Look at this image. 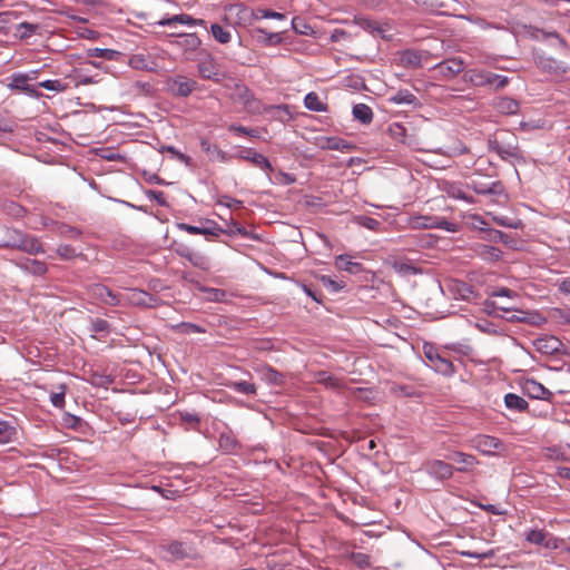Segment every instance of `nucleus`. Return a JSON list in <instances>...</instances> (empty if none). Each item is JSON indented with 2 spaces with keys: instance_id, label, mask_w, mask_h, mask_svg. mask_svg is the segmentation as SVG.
I'll return each mask as SVG.
<instances>
[{
  "instance_id": "f257e3e1",
  "label": "nucleus",
  "mask_w": 570,
  "mask_h": 570,
  "mask_svg": "<svg viewBox=\"0 0 570 570\" xmlns=\"http://www.w3.org/2000/svg\"><path fill=\"white\" fill-rule=\"evenodd\" d=\"M423 354L428 362V365L435 372L444 376H451L455 372L454 365L451 362V360H449L446 355L443 352H440L439 348L433 344L424 343Z\"/></svg>"
},
{
  "instance_id": "f03ea898",
  "label": "nucleus",
  "mask_w": 570,
  "mask_h": 570,
  "mask_svg": "<svg viewBox=\"0 0 570 570\" xmlns=\"http://www.w3.org/2000/svg\"><path fill=\"white\" fill-rule=\"evenodd\" d=\"M471 82L476 87H490L493 90L503 89L509 83V78L491 71H474L470 77Z\"/></svg>"
},
{
  "instance_id": "7ed1b4c3",
  "label": "nucleus",
  "mask_w": 570,
  "mask_h": 570,
  "mask_svg": "<svg viewBox=\"0 0 570 570\" xmlns=\"http://www.w3.org/2000/svg\"><path fill=\"white\" fill-rule=\"evenodd\" d=\"M232 11H236V16L238 19L243 21L250 20H261V19H276V20H285L286 16L281 12H276L269 9H257V10H250L243 6H233L230 7Z\"/></svg>"
},
{
  "instance_id": "20e7f679",
  "label": "nucleus",
  "mask_w": 570,
  "mask_h": 570,
  "mask_svg": "<svg viewBox=\"0 0 570 570\" xmlns=\"http://www.w3.org/2000/svg\"><path fill=\"white\" fill-rule=\"evenodd\" d=\"M409 224L413 228H440L446 232L454 233L458 230L455 223L449 222L444 218L434 216H415L411 217Z\"/></svg>"
},
{
  "instance_id": "39448f33",
  "label": "nucleus",
  "mask_w": 570,
  "mask_h": 570,
  "mask_svg": "<svg viewBox=\"0 0 570 570\" xmlns=\"http://www.w3.org/2000/svg\"><path fill=\"white\" fill-rule=\"evenodd\" d=\"M38 71L32 70L27 73L18 72L10 77L8 87L10 89L19 90L30 97H40L41 94L37 91L36 87L30 85L29 81L37 79Z\"/></svg>"
},
{
  "instance_id": "423d86ee",
  "label": "nucleus",
  "mask_w": 570,
  "mask_h": 570,
  "mask_svg": "<svg viewBox=\"0 0 570 570\" xmlns=\"http://www.w3.org/2000/svg\"><path fill=\"white\" fill-rule=\"evenodd\" d=\"M473 448L483 455H498L504 450V444L494 436L479 435L473 440Z\"/></svg>"
},
{
  "instance_id": "0eeeda50",
  "label": "nucleus",
  "mask_w": 570,
  "mask_h": 570,
  "mask_svg": "<svg viewBox=\"0 0 570 570\" xmlns=\"http://www.w3.org/2000/svg\"><path fill=\"white\" fill-rule=\"evenodd\" d=\"M197 87V82L185 76H176L167 80L168 90L178 97L189 96Z\"/></svg>"
},
{
  "instance_id": "6e6552de",
  "label": "nucleus",
  "mask_w": 570,
  "mask_h": 570,
  "mask_svg": "<svg viewBox=\"0 0 570 570\" xmlns=\"http://www.w3.org/2000/svg\"><path fill=\"white\" fill-rule=\"evenodd\" d=\"M428 58L426 51H416L413 49H406L403 51H397L394 55V61L396 60L399 65L406 68H417L421 66L422 61Z\"/></svg>"
},
{
  "instance_id": "1a4fd4ad",
  "label": "nucleus",
  "mask_w": 570,
  "mask_h": 570,
  "mask_svg": "<svg viewBox=\"0 0 570 570\" xmlns=\"http://www.w3.org/2000/svg\"><path fill=\"white\" fill-rule=\"evenodd\" d=\"M424 471L439 480H448L452 478L454 468L441 460H429L423 464Z\"/></svg>"
},
{
  "instance_id": "9d476101",
  "label": "nucleus",
  "mask_w": 570,
  "mask_h": 570,
  "mask_svg": "<svg viewBox=\"0 0 570 570\" xmlns=\"http://www.w3.org/2000/svg\"><path fill=\"white\" fill-rule=\"evenodd\" d=\"M16 234L18 237L16 239H13L12 242L6 243L4 246L18 248L28 254L43 253V249L37 238H35L32 236H22L19 233H16Z\"/></svg>"
},
{
  "instance_id": "9b49d317",
  "label": "nucleus",
  "mask_w": 570,
  "mask_h": 570,
  "mask_svg": "<svg viewBox=\"0 0 570 570\" xmlns=\"http://www.w3.org/2000/svg\"><path fill=\"white\" fill-rule=\"evenodd\" d=\"M464 69V61L461 58L444 60L434 66V70L444 78H453Z\"/></svg>"
},
{
  "instance_id": "f8f14e48",
  "label": "nucleus",
  "mask_w": 570,
  "mask_h": 570,
  "mask_svg": "<svg viewBox=\"0 0 570 570\" xmlns=\"http://www.w3.org/2000/svg\"><path fill=\"white\" fill-rule=\"evenodd\" d=\"M239 159L246 160L252 163L254 166L265 170V171H272L273 167L269 160L262 154L257 153L253 148H245L239 151L238 156Z\"/></svg>"
},
{
  "instance_id": "ddd939ff",
  "label": "nucleus",
  "mask_w": 570,
  "mask_h": 570,
  "mask_svg": "<svg viewBox=\"0 0 570 570\" xmlns=\"http://www.w3.org/2000/svg\"><path fill=\"white\" fill-rule=\"evenodd\" d=\"M316 145L321 149L326 150H340L348 153L354 149V145L338 137H318Z\"/></svg>"
},
{
  "instance_id": "4468645a",
  "label": "nucleus",
  "mask_w": 570,
  "mask_h": 570,
  "mask_svg": "<svg viewBox=\"0 0 570 570\" xmlns=\"http://www.w3.org/2000/svg\"><path fill=\"white\" fill-rule=\"evenodd\" d=\"M394 140L400 139V141L410 148H417L419 141L416 136L413 132V127L405 126L400 122H394Z\"/></svg>"
},
{
  "instance_id": "2eb2a0df",
  "label": "nucleus",
  "mask_w": 570,
  "mask_h": 570,
  "mask_svg": "<svg viewBox=\"0 0 570 570\" xmlns=\"http://www.w3.org/2000/svg\"><path fill=\"white\" fill-rule=\"evenodd\" d=\"M176 23L185 24L188 27L205 26V21L203 19H195L186 13L163 18L156 22V24L161 27H174Z\"/></svg>"
},
{
  "instance_id": "dca6fc26",
  "label": "nucleus",
  "mask_w": 570,
  "mask_h": 570,
  "mask_svg": "<svg viewBox=\"0 0 570 570\" xmlns=\"http://www.w3.org/2000/svg\"><path fill=\"white\" fill-rule=\"evenodd\" d=\"M89 291L94 298H97L107 305L116 306L119 304L118 296L102 284H94L90 286Z\"/></svg>"
},
{
  "instance_id": "f3484780",
  "label": "nucleus",
  "mask_w": 570,
  "mask_h": 570,
  "mask_svg": "<svg viewBox=\"0 0 570 570\" xmlns=\"http://www.w3.org/2000/svg\"><path fill=\"white\" fill-rule=\"evenodd\" d=\"M527 541L546 548H557V539L543 530H530L525 537Z\"/></svg>"
},
{
  "instance_id": "a211bd4d",
  "label": "nucleus",
  "mask_w": 570,
  "mask_h": 570,
  "mask_svg": "<svg viewBox=\"0 0 570 570\" xmlns=\"http://www.w3.org/2000/svg\"><path fill=\"white\" fill-rule=\"evenodd\" d=\"M535 65L541 70L550 73H564L567 71V67L564 66V63L556 60L552 57L537 56Z\"/></svg>"
},
{
  "instance_id": "6ab92c4d",
  "label": "nucleus",
  "mask_w": 570,
  "mask_h": 570,
  "mask_svg": "<svg viewBox=\"0 0 570 570\" xmlns=\"http://www.w3.org/2000/svg\"><path fill=\"white\" fill-rule=\"evenodd\" d=\"M493 108L502 115H515L520 105L517 100L509 97H498L493 100Z\"/></svg>"
},
{
  "instance_id": "aec40b11",
  "label": "nucleus",
  "mask_w": 570,
  "mask_h": 570,
  "mask_svg": "<svg viewBox=\"0 0 570 570\" xmlns=\"http://www.w3.org/2000/svg\"><path fill=\"white\" fill-rule=\"evenodd\" d=\"M448 459L453 460L458 462L460 465L456 468L459 472H468L470 471L475 464L479 463L476 458L472 454H468L464 452H454L452 455H449Z\"/></svg>"
},
{
  "instance_id": "412c9836",
  "label": "nucleus",
  "mask_w": 570,
  "mask_h": 570,
  "mask_svg": "<svg viewBox=\"0 0 570 570\" xmlns=\"http://www.w3.org/2000/svg\"><path fill=\"white\" fill-rule=\"evenodd\" d=\"M524 390L532 399L548 400L552 396L548 389L534 380H528L524 384Z\"/></svg>"
},
{
  "instance_id": "4be33fe9",
  "label": "nucleus",
  "mask_w": 570,
  "mask_h": 570,
  "mask_svg": "<svg viewBox=\"0 0 570 570\" xmlns=\"http://www.w3.org/2000/svg\"><path fill=\"white\" fill-rule=\"evenodd\" d=\"M254 35L256 41L263 46H274L283 41L281 32H267L263 28L254 29Z\"/></svg>"
},
{
  "instance_id": "5701e85b",
  "label": "nucleus",
  "mask_w": 570,
  "mask_h": 570,
  "mask_svg": "<svg viewBox=\"0 0 570 570\" xmlns=\"http://www.w3.org/2000/svg\"><path fill=\"white\" fill-rule=\"evenodd\" d=\"M492 149L504 160L515 159L520 156L518 146L512 144L504 145L495 140L492 145Z\"/></svg>"
},
{
  "instance_id": "b1692460",
  "label": "nucleus",
  "mask_w": 570,
  "mask_h": 570,
  "mask_svg": "<svg viewBox=\"0 0 570 570\" xmlns=\"http://www.w3.org/2000/svg\"><path fill=\"white\" fill-rule=\"evenodd\" d=\"M315 381L327 389L341 391L345 387L344 383L328 372L320 371L315 374Z\"/></svg>"
},
{
  "instance_id": "393cba45",
  "label": "nucleus",
  "mask_w": 570,
  "mask_h": 570,
  "mask_svg": "<svg viewBox=\"0 0 570 570\" xmlns=\"http://www.w3.org/2000/svg\"><path fill=\"white\" fill-rule=\"evenodd\" d=\"M17 265L24 269L26 272L39 276L43 275L47 272L46 264L37 259L23 258L22 261L18 262Z\"/></svg>"
},
{
  "instance_id": "a878e982",
  "label": "nucleus",
  "mask_w": 570,
  "mask_h": 570,
  "mask_svg": "<svg viewBox=\"0 0 570 570\" xmlns=\"http://www.w3.org/2000/svg\"><path fill=\"white\" fill-rule=\"evenodd\" d=\"M198 72L204 79L218 81V69L213 59H208L198 63Z\"/></svg>"
},
{
  "instance_id": "bb28decb",
  "label": "nucleus",
  "mask_w": 570,
  "mask_h": 570,
  "mask_svg": "<svg viewBox=\"0 0 570 570\" xmlns=\"http://www.w3.org/2000/svg\"><path fill=\"white\" fill-rule=\"evenodd\" d=\"M17 429L11 423L0 420V444L11 443L17 440Z\"/></svg>"
},
{
  "instance_id": "cd10ccee",
  "label": "nucleus",
  "mask_w": 570,
  "mask_h": 570,
  "mask_svg": "<svg viewBox=\"0 0 570 570\" xmlns=\"http://www.w3.org/2000/svg\"><path fill=\"white\" fill-rule=\"evenodd\" d=\"M265 114L268 115L272 119L278 120L281 122H286L291 119V112L285 105L268 106Z\"/></svg>"
},
{
  "instance_id": "c85d7f7f",
  "label": "nucleus",
  "mask_w": 570,
  "mask_h": 570,
  "mask_svg": "<svg viewBox=\"0 0 570 570\" xmlns=\"http://www.w3.org/2000/svg\"><path fill=\"white\" fill-rule=\"evenodd\" d=\"M504 404L508 409L517 411V412H522V411L527 410V407H528V402L523 397H521L514 393L505 394Z\"/></svg>"
},
{
  "instance_id": "c756f323",
  "label": "nucleus",
  "mask_w": 570,
  "mask_h": 570,
  "mask_svg": "<svg viewBox=\"0 0 570 570\" xmlns=\"http://www.w3.org/2000/svg\"><path fill=\"white\" fill-rule=\"evenodd\" d=\"M335 265L338 269L346 271L352 274H356L361 271V264L353 262L351 257L346 255H340L335 261Z\"/></svg>"
},
{
  "instance_id": "7c9ffc66",
  "label": "nucleus",
  "mask_w": 570,
  "mask_h": 570,
  "mask_svg": "<svg viewBox=\"0 0 570 570\" xmlns=\"http://www.w3.org/2000/svg\"><path fill=\"white\" fill-rule=\"evenodd\" d=\"M210 33L213 38L222 45H226L232 40V33L229 29L218 23H213L210 26Z\"/></svg>"
},
{
  "instance_id": "2f4dec72",
  "label": "nucleus",
  "mask_w": 570,
  "mask_h": 570,
  "mask_svg": "<svg viewBox=\"0 0 570 570\" xmlns=\"http://www.w3.org/2000/svg\"><path fill=\"white\" fill-rule=\"evenodd\" d=\"M304 105L308 110L312 111H325L326 105L321 100L320 96L312 91L308 92L304 98Z\"/></svg>"
},
{
  "instance_id": "473e14b6",
  "label": "nucleus",
  "mask_w": 570,
  "mask_h": 570,
  "mask_svg": "<svg viewBox=\"0 0 570 570\" xmlns=\"http://www.w3.org/2000/svg\"><path fill=\"white\" fill-rule=\"evenodd\" d=\"M353 116L355 119L360 120L362 124H368L372 120L373 112L372 109L365 104H357L353 107Z\"/></svg>"
},
{
  "instance_id": "72a5a7b5",
  "label": "nucleus",
  "mask_w": 570,
  "mask_h": 570,
  "mask_svg": "<svg viewBox=\"0 0 570 570\" xmlns=\"http://www.w3.org/2000/svg\"><path fill=\"white\" fill-rule=\"evenodd\" d=\"M39 30V24L30 22H21L16 28V37L19 39H28Z\"/></svg>"
},
{
  "instance_id": "f704fd0d",
  "label": "nucleus",
  "mask_w": 570,
  "mask_h": 570,
  "mask_svg": "<svg viewBox=\"0 0 570 570\" xmlns=\"http://www.w3.org/2000/svg\"><path fill=\"white\" fill-rule=\"evenodd\" d=\"M151 63L149 57L144 53H135L129 58V66L137 70H149Z\"/></svg>"
},
{
  "instance_id": "c9c22d12",
  "label": "nucleus",
  "mask_w": 570,
  "mask_h": 570,
  "mask_svg": "<svg viewBox=\"0 0 570 570\" xmlns=\"http://www.w3.org/2000/svg\"><path fill=\"white\" fill-rule=\"evenodd\" d=\"M177 228L191 235H217L216 228L198 227L185 223L177 224Z\"/></svg>"
},
{
  "instance_id": "e433bc0d",
  "label": "nucleus",
  "mask_w": 570,
  "mask_h": 570,
  "mask_svg": "<svg viewBox=\"0 0 570 570\" xmlns=\"http://www.w3.org/2000/svg\"><path fill=\"white\" fill-rule=\"evenodd\" d=\"M200 147L212 158L218 159L220 161L226 160V154L216 145H212L207 139L200 140Z\"/></svg>"
},
{
  "instance_id": "4c0bfd02",
  "label": "nucleus",
  "mask_w": 570,
  "mask_h": 570,
  "mask_svg": "<svg viewBox=\"0 0 570 570\" xmlns=\"http://www.w3.org/2000/svg\"><path fill=\"white\" fill-rule=\"evenodd\" d=\"M228 386L240 394L246 395H255L256 394V386L254 383L247 382V381H234L228 384Z\"/></svg>"
},
{
  "instance_id": "58836bf2",
  "label": "nucleus",
  "mask_w": 570,
  "mask_h": 570,
  "mask_svg": "<svg viewBox=\"0 0 570 570\" xmlns=\"http://www.w3.org/2000/svg\"><path fill=\"white\" fill-rule=\"evenodd\" d=\"M478 254L483 259L495 262L500 259L502 252L494 246L481 245L478 249Z\"/></svg>"
},
{
  "instance_id": "ea45409f",
  "label": "nucleus",
  "mask_w": 570,
  "mask_h": 570,
  "mask_svg": "<svg viewBox=\"0 0 570 570\" xmlns=\"http://www.w3.org/2000/svg\"><path fill=\"white\" fill-rule=\"evenodd\" d=\"M165 549L174 560H180L187 556L186 547L181 542H171Z\"/></svg>"
},
{
  "instance_id": "a19ab883",
  "label": "nucleus",
  "mask_w": 570,
  "mask_h": 570,
  "mask_svg": "<svg viewBox=\"0 0 570 570\" xmlns=\"http://www.w3.org/2000/svg\"><path fill=\"white\" fill-rule=\"evenodd\" d=\"M181 37L179 45L186 50H196L200 46V39L196 33H185Z\"/></svg>"
},
{
  "instance_id": "79ce46f5",
  "label": "nucleus",
  "mask_w": 570,
  "mask_h": 570,
  "mask_svg": "<svg viewBox=\"0 0 570 570\" xmlns=\"http://www.w3.org/2000/svg\"><path fill=\"white\" fill-rule=\"evenodd\" d=\"M263 379L271 384L281 385L284 382V376L272 367H265L262 372Z\"/></svg>"
},
{
  "instance_id": "37998d69",
  "label": "nucleus",
  "mask_w": 570,
  "mask_h": 570,
  "mask_svg": "<svg viewBox=\"0 0 570 570\" xmlns=\"http://www.w3.org/2000/svg\"><path fill=\"white\" fill-rule=\"evenodd\" d=\"M161 151L169 153L175 159L185 164L187 167H193V159L189 156L177 150L174 146H164Z\"/></svg>"
},
{
  "instance_id": "c03bdc74",
  "label": "nucleus",
  "mask_w": 570,
  "mask_h": 570,
  "mask_svg": "<svg viewBox=\"0 0 570 570\" xmlns=\"http://www.w3.org/2000/svg\"><path fill=\"white\" fill-rule=\"evenodd\" d=\"M394 104L415 105L416 97L407 89H401L394 95Z\"/></svg>"
},
{
  "instance_id": "a18cd8bd",
  "label": "nucleus",
  "mask_w": 570,
  "mask_h": 570,
  "mask_svg": "<svg viewBox=\"0 0 570 570\" xmlns=\"http://www.w3.org/2000/svg\"><path fill=\"white\" fill-rule=\"evenodd\" d=\"M200 291L207 294L206 298L210 302H224L227 297L224 289L202 287Z\"/></svg>"
},
{
  "instance_id": "49530a36",
  "label": "nucleus",
  "mask_w": 570,
  "mask_h": 570,
  "mask_svg": "<svg viewBox=\"0 0 570 570\" xmlns=\"http://www.w3.org/2000/svg\"><path fill=\"white\" fill-rule=\"evenodd\" d=\"M268 106H265L262 104L261 100L254 98H250V100L247 102V105L244 106V109L252 115H261L265 114Z\"/></svg>"
},
{
  "instance_id": "de8ad7c7",
  "label": "nucleus",
  "mask_w": 570,
  "mask_h": 570,
  "mask_svg": "<svg viewBox=\"0 0 570 570\" xmlns=\"http://www.w3.org/2000/svg\"><path fill=\"white\" fill-rule=\"evenodd\" d=\"M38 86L43 89H47L50 91H56V92H62L68 87L66 82L58 80V79L45 80V81L39 82Z\"/></svg>"
},
{
  "instance_id": "09e8293b",
  "label": "nucleus",
  "mask_w": 570,
  "mask_h": 570,
  "mask_svg": "<svg viewBox=\"0 0 570 570\" xmlns=\"http://www.w3.org/2000/svg\"><path fill=\"white\" fill-rule=\"evenodd\" d=\"M65 395H66V386L59 385L58 392H52L50 394V401L52 405L57 409H63L65 406Z\"/></svg>"
},
{
  "instance_id": "8fccbe9b",
  "label": "nucleus",
  "mask_w": 570,
  "mask_h": 570,
  "mask_svg": "<svg viewBox=\"0 0 570 570\" xmlns=\"http://www.w3.org/2000/svg\"><path fill=\"white\" fill-rule=\"evenodd\" d=\"M291 24L293 30L299 35L307 36L312 31V28L303 19L298 17L293 18Z\"/></svg>"
},
{
  "instance_id": "3c124183",
  "label": "nucleus",
  "mask_w": 570,
  "mask_h": 570,
  "mask_svg": "<svg viewBox=\"0 0 570 570\" xmlns=\"http://www.w3.org/2000/svg\"><path fill=\"white\" fill-rule=\"evenodd\" d=\"M254 98L252 91L245 86H236V100L243 105H247V102Z\"/></svg>"
},
{
  "instance_id": "603ef678",
  "label": "nucleus",
  "mask_w": 570,
  "mask_h": 570,
  "mask_svg": "<svg viewBox=\"0 0 570 570\" xmlns=\"http://www.w3.org/2000/svg\"><path fill=\"white\" fill-rule=\"evenodd\" d=\"M57 254L62 259H72L78 255V252L75 247H72L70 245H60L57 248Z\"/></svg>"
},
{
  "instance_id": "864d4df0",
  "label": "nucleus",
  "mask_w": 570,
  "mask_h": 570,
  "mask_svg": "<svg viewBox=\"0 0 570 570\" xmlns=\"http://www.w3.org/2000/svg\"><path fill=\"white\" fill-rule=\"evenodd\" d=\"M356 222L358 225L367 228V229H376L380 225V222L373 217L368 216H357Z\"/></svg>"
},
{
  "instance_id": "5fc2aeb1",
  "label": "nucleus",
  "mask_w": 570,
  "mask_h": 570,
  "mask_svg": "<svg viewBox=\"0 0 570 570\" xmlns=\"http://www.w3.org/2000/svg\"><path fill=\"white\" fill-rule=\"evenodd\" d=\"M415 394V387L412 385H394V396H413Z\"/></svg>"
},
{
  "instance_id": "6e6d98bb",
  "label": "nucleus",
  "mask_w": 570,
  "mask_h": 570,
  "mask_svg": "<svg viewBox=\"0 0 570 570\" xmlns=\"http://www.w3.org/2000/svg\"><path fill=\"white\" fill-rule=\"evenodd\" d=\"M321 282L327 289H330L333 293H337L343 288V284L332 279L330 276L323 275L321 277Z\"/></svg>"
},
{
  "instance_id": "4d7b16f0",
  "label": "nucleus",
  "mask_w": 570,
  "mask_h": 570,
  "mask_svg": "<svg viewBox=\"0 0 570 570\" xmlns=\"http://www.w3.org/2000/svg\"><path fill=\"white\" fill-rule=\"evenodd\" d=\"M394 271H396L401 275L417 273V269L414 266L399 262H394Z\"/></svg>"
},
{
  "instance_id": "13d9d810",
  "label": "nucleus",
  "mask_w": 570,
  "mask_h": 570,
  "mask_svg": "<svg viewBox=\"0 0 570 570\" xmlns=\"http://www.w3.org/2000/svg\"><path fill=\"white\" fill-rule=\"evenodd\" d=\"M228 130L234 131V132H236L238 135L257 137V131L255 129H249L247 127L239 126V125H230L228 127Z\"/></svg>"
},
{
  "instance_id": "bf43d9fd",
  "label": "nucleus",
  "mask_w": 570,
  "mask_h": 570,
  "mask_svg": "<svg viewBox=\"0 0 570 570\" xmlns=\"http://www.w3.org/2000/svg\"><path fill=\"white\" fill-rule=\"evenodd\" d=\"M559 345V340L551 337L544 341V344H539V348L544 350L546 353H552L554 351H558Z\"/></svg>"
},
{
  "instance_id": "052dcab7",
  "label": "nucleus",
  "mask_w": 570,
  "mask_h": 570,
  "mask_svg": "<svg viewBox=\"0 0 570 570\" xmlns=\"http://www.w3.org/2000/svg\"><path fill=\"white\" fill-rule=\"evenodd\" d=\"M131 299L138 305H149L151 296L142 291H136L134 292Z\"/></svg>"
},
{
  "instance_id": "680f3d73",
  "label": "nucleus",
  "mask_w": 570,
  "mask_h": 570,
  "mask_svg": "<svg viewBox=\"0 0 570 570\" xmlns=\"http://www.w3.org/2000/svg\"><path fill=\"white\" fill-rule=\"evenodd\" d=\"M91 331L94 333H105V332H108L109 331V324L105 320H100V318L94 320L91 322Z\"/></svg>"
},
{
  "instance_id": "e2e57ef3",
  "label": "nucleus",
  "mask_w": 570,
  "mask_h": 570,
  "mask_svg": "<svg viewBox=\"0 0 570 570\" xmlns=\"http://www.w3.org/2000/svg\"><path fill=\"white\" fill-rule=\"evenodd\" d=\"M178 327L185 334L204 333L205 332V330L202 326H199L197 324H194V323H186V322H184V323L179 324Z\"/></svg>"
},
{
  "instance_id": "0e129e2a",
  "label": "nucleus",
  "mask_w": 570,
  "mask_h": 570,
  "mask_svg": "<svg viewBox=\"0 0 570 570\" xmlns=\"http://www.w3.org/2000/svg\"><path fill=\"white\" fill-rule=\"evenodd\" d=\"M146 196L149 199L156 200L158 205L160 206H167V202L165 199V195L160 190H147Z\"/></svg>"
},
{
  "instance_id": "69168bd1",
  "label": "nucleus",
  "mask_w": 570,
  "mask_h": 570,
  "mask_svg": "<svg viewBox=\"0 0 570 570\" xmlns=\"http://www.w3.org/2000/svg\"><path fill=\"white\" fill-rule=\"evenodd\" d=\"M461 554L464 557L482 560V559L491 558L493 556V552L492 551H488V552L462 551Z\"/></svg>"
},
{
  "instance_id": "338daca9",
  "label": "nucleus",
  "mask_w": 570,
  "mask_h": 570,
  "mask_svg": "<svg viewBox=\"0 0 570 570\" xmlns=\"http://www.w3.org/2000/svg\"><path fill=\"white\" fill-rule=\"evenodd\" d=\"M353 561L360 567L368 566V557L363 553H356L353 556Z\"/></svg>"
},
{
  "instance_id": "774afa93",
  "label": "nucleus",
  "mask_w": 570,
  "mask_h": 570,
  "mask_svg": "<svg viewBox=\"0 0 570 570\" xmlns=\"http://www.w3.org/2000/svg\"><path fill=\"white\" fill-rule=\"evenodd\" d=\"M220 445L226 448L227 450H233L236 445V442L228 435H222Z\"/></svg>"
}]
</instances>
